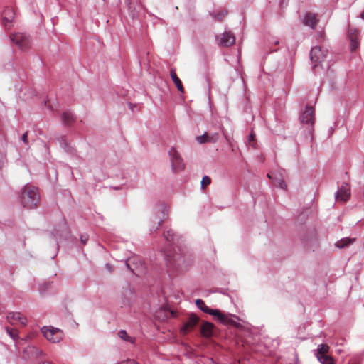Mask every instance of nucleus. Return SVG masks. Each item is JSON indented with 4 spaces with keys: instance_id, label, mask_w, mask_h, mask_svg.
<instances>
[{
    "instance_id": "f257e3e1",
    "label": "nucleus",
    "mask_w": 364,
    "mask_h": 364,
    "mask_svg": "<svg viewBox=\"0 0 364 364\" xmlns=\"http://www.w3.org/2000/svg\"><path fill=\"white\" fill-rule=\"evenodd\" d=\"M40 196L38 189L31 185H26L21 192V202L23 207L33 209L38 206Z\"/></svg>"
},
{
    "instance_id": "f03ea898",
    "label": "nucleus",
    "mask_w": 364,
    "mask_h": 364,
    "mask_svg": "<svg viewBox=\"0 0 364 364\" xmlns=\"http://www.w3.org/2000/svg\"><path fill=\"white\" fill-rule=\"evenodd\" d=\"M41 332L48 341L54 343L60 342L63 337V331L53 326H43Z\"/></svg>"
},
{
    "instance_id": "7ed1b4c3",
    "label": "nucleus",
    "mask_w": 364,
    "mask_h": 364,
    "mask_svg": "<svg viewBox=\"0 0 364 364\" xmlns=\"http://www.w3.org/2000/svg\"><path fill=\"white\" fill-rule=\"evenodd\" d=\"M168 154L170 156L173 171L177 173L183 171L185 168V164L179 153L176 150V149L171 148L168 152Z\"/></svg>"
},
{
    "instance_id": "20e7f679",
    "label": "nucleus",
    "mask_w": 364,
    "mask_h": 364,
    "mask_svg": "<svg viewBox=\"0 0 364 364\" xmlns=\"http://www.w3.org/2000/svg\"><path fill=\"white\" fill-rule=\"evenodd\" d=\"M11 41L17 46L20 49L25 50L29 48L30 38L23 33H15L11 34Z\"/></svg>"
},
{
    "instance_id": "39448f33",
    "label": "nucleus",
    "mask_w": 364,
    "mask_h": 364,
    "mask_svg": "<svg viewBox=\"0 0 364 364\" xmlns=\"http://www.w3.org/2000/svg\"><path fill=\"white\" fill-rule=\"evenodd\" d=\"M327 53V50H323L321 47L318 46L314 47L311 49L310 58L311 62L315 63L313 66V70H315L318 66V64L325 60Z\"/></svg>"
},
{
    "instance_id": "423d86ee",
    "label": "nucleus",
    "mask_w": 364,
    "mask_h": 364,
    "mask_svg": "<svg viewBox=\"0 0 364 364\" xmlns=\"http://www.w3.org/2000/svg\"><path fill=\"white\" fill-rule=\"evenodd\" d=\"M218 45L221 47H230L235 44V37L230 31H226L223 34L216 36Z\"/></svg>"
},
{
    "instance_id": "0eeeda50",
    "label": "nucleus",
    "mask_w": 364,
    "mask_h": 364,
    "mask_svg": "<svg viewBox=\"0 0 364 364\" xmlns=\"http://www.w3.org/2000/svg\"><path fill=\"white\" fill-rule=\"evenodd\" d=\"M7 321L13 326H26L27 318L20 312H9L6 316Z\"/></svg>"
},
{
    "instance_id": "6e6552de",
    "label": "nucleus",
    "mask_w": 364,
    "mask_h": 364,
    "mask_svg": "<svg viewBox=\"0 0 364 364\" xmlns=\"http://www.w3.org/2000/svg\"><path fill=\"white\" fill-rule=\"evenodd\" d=\"M199 321V318L194 314H191L188 320L180 328V333L183 335H187L192 331Z\"/></svg>"
},
{
    "instance_id": "1a4fd4ad",
    "label": "nucleus",
    "mask_w": 364,
    "mask_h": 364,
    "mask_svg": "<svg viewBox=\"0 0 364 364\" xmlns=\"http://www.w3.org/2000/svg\"><path fill=\"white\" fill-rule=\"evenodd\" d=\"M300 120L302 124H306L311 127H314L315 122L314 109L311 106H306L305 110L300 116Z\"/></svg>"
},
{
    "instance_id": "9d476101",
    "label": "nucleus",
    "mask_w": 364,
    "mask_h": 364,
    "mask_svg": "<svg viewBox=\"0 0 364 364\" xmlns=\"http://www.w3.org/2000/svg\"><path fill=\"white\" fill-rule=\"evenodd\" d=\"M348 36L350 41V50L352 52L357 50L359 48V31L356 28L349 27Z\"/></svg>"
},
{
    "instance_id": "9b49d317",
    "label": "nucleus",
    "mask_w": 364,
    "mask_h": 364,
    "mask_svg": "<svg viewBox=\"0 0 364 364\" xmlns=\"http://www.w3.org/2000/svg\"><path fill=\"white\" fill-rule=\"evenodd\" d=\"M350 196V186L347 183H343L339 190L337 191L336 198L337 201L346 202Z\"/></svg>"
},
{
    "instance_id": "f8f14e48",
    "label": "nucleus",
    "mask_w": 364,
    "mask_h": 364,
    "mask_svg": "<svg viewBox=\"0 0 364 364\" xmlns=\"http://www.w3.org/2000/svg\"><path fill=\"white\" fill-rule=\"evenodd\" d=\"M216 313H213V316H216L218 320L223 324L225 325H231L236 328H240L242 326L233 321L229 315L224 314L220 312L219 310L215 309Z\"/></svg>"
},
{
    "instance_id": "ddd939ff",
    "label": "nucleus",
    "mask_w": 364,
    "mask_h": 364,
    "mask_svg": "<svg viewBox=\"0 0 364 364\" xmlns=\"http://www.w3.org/2000/svg\"><path fill=\"white\" fill-rule=\"evenodd\" d=\"M215 326L213 323L204 321L200 326V334L203 337L210 338L213 335Z\"/></svg>"
},
{
    "instance_id": "4468645a",
    "label": "nucleus",
    "mask_w": 364,
    "mask_h": 364,
    "mask_svg": "<svg viewBox=\"0 0 364 364\" xmlns=\"http://www.w3.org/2000/svg\"><path fill=\"white\" fill-rule=\"evenodd\" d=\"M15 17V11L12 8H6L2 13L3 23L6 27L9 26Z\"/></svg>"
},
{
    "instance_id": "2eb2a0df",
    "label": "nucleus",
    "mask_w": 364,
    "mask_h": 364,
    "mask_svg": "<svg viewBox=\"0 0 364 364\" xmlns=\"http://www.w3.org/2000/svg\"><path fill=\"white\" fill-rule=\"evenodd\" d=\"M219 139V134L218 133H214L211 135L208 134V133H205L204 134L201 136H198L196 137V140L200 144L203 143H215Z\"/></svg>"
},
{
    "instance_id": "dca6fc26",
    "label": "nucleus",
    "mask_w": 364,
    "mask_h": 364,
    "mask_svg": "<svg viewBox=\"0 0 364 364\" xmlns=\"http://www.w3.org/2000/svg\"><path fill=\"white\" fill-rule=\"evenodd\" d=\"M318 20L316 14L312 13H307L304 19V23L306 26H310L311 28H314L317 25Z\"/></svg>"
},
{
    "instance_id": "f3484780",
    "label": "nucleus",
    "mask_w": 364,
    "mask_h": 364,
    "mask_svg": "<svg viewBox=\"0 0 364 364\" xmlns=\"http://www.w3.org/2000/svg\"><path fill=\"white\" fill-rule=\"evenodd\" d=\"M170 75H171V77L173 83L175 84L176 87L178 90V91L180 92H181V93H183L184 92V87H183V86L182 85V82H181V80L177 76V74L176 73V70L175 69L173 68V69L171 70Z\"/></svg>"
},
{
    "instance_id": "a211bd4d",
    "label": "nucleus",
    "mask_w": 364,
    "mask_h": 364,
    "mask_svg": "<svg viewBox=\"0 0 364 364\" xmlns=\"http://www.w3.org/2000/svg\"><path fill=\"white\" fill-rule=\"evenodd\" d=\"M196 304L201 311H203V312H205L206 314L213 315V313H216L215 309H212L209 308L208 306H206V304L202 299H196Z\"/></svg>"
},
{
    "instance_id": "6ab92c4d",
    "label": "nucleus",
    "mask_w": 364,
    "mask_h": 364,
    "mask_svg": "<svg viewBox=\"0 0 364 364\" xmlns=\"http://www.w3.org/2000/svg\"><path fill=\"white\" fill-rule=\"evenodd\" d=\"M267 176L269 178L272 179L274 185L278 186L279 188L282 189L287 188V184L284 179L277 177V176L274 173H268Z\"/></svg>"
},
{
    "instance_id": "aec40b11",
    "label": "nucleus",
    "mask_w": 364,
    "mask_h": 364,
    "mask_svg": "<svg viewBox=\"0 0 364 364\" xmlns=\"http://www.w3.org/2000/svg\"><path fill=\"white\" fill-rule=\"evenodd\" d=\"M355 238H348V237L343 238V239L338 240V242H336V246L338 248H343V247H346L350 245V244H353V242H355Z\"/></svg>"
},
{
    "instance_id": "412c9836",
    "label": "nucleus",
    "mask_w": 364,
    "mask_h": 364,
    "mask_svg": "<svg viewBox=\"0 0 364 364\" xmlns=\"http://www.w3.org/2000/svg\"><path fill=\"white\" fill-rule=\"evenodd\" d=\"M62 120L65 124L69 125L75 122V118L70 112H64L63 113Z\"/></svg>"
},
{
    "instance_id": "4be33fe9",
    "label": "nucleus",
    "mask_w": 364,
    "mask_h": 364,
    "mask_svg": "<svg viewBox=\"0 0 364 364\" xmlns=\"http://www.w3.org/2000/svg\"><path fill=\"white\" fill-rule=\"evenodd\" d=\"M27 353L28 356L31 354V356L37 357L40 355L41 351L35 346H28L23 350V356L26 358L24 354Z\"/></svg>"
},
{
    "instance_id": "5701e85b",
    "label": "nucleus",
    "mask_w": 364,
    "mask_h": 364,
    "mask_svg": "<svg viewBox=\"0 0 364 364\" xmlns=\"http://www.w3.org/2000/svg\"><path fill=\"white\" fill-rule=\"evenodd\" d=\"M329 350V346L327 344H321L318 346L317 349V358L318 359V355L321 357L327 356L326 354Z\"/></svg>"
},
{
    "instance_id": "b1692460",
    "label": "nucleus",
    "mask_w": 364,
    "mask_h": 364,
    "mask_svg": "<svg viewBox=\"0 0 364 364\" xmlns=\"http://www.w3.org/2000/svg\"><path fill=\"white\" fill-rule=\"evenodd\" d=\"M228 15V11L223 10L217 14H213V16L218 21H222L223 18Z\"/></svg>"
},
{
    "instance_id": "393cba45",
    "label": "nucleus",
    "mask_w": 364,
    "mask_h": 364,
    "mask_svg": "<svg viewBox=\"0 0 364 364\" xmlns=\"http://www.w3.org/2000/svg\"><path fill=\"white\" fill-rule=\"evenodd\" d=\"M318 360L323 364H335V361L331 356L321 357L318 355Z\"/></svg>"
},
{
    "instance_id": "a878e982",
    "label": "nucleus",
    "mask_w": 364,
    "mask_h": 364,
    "mask_svg": "<svg viewBox=\"0 0 364 364\" xmlns=\"http://www.w3.org/2000/svg\"><path fill=\"white\" fill-rule=\"evenodd\" d=\"M210 183L211 178L208 176H203L200 182L201 188L203 190H205L207 188V186H209Z\"/></svg>"
},
{
    "instance_id": "bb28decb",
    "label": "nucleus",
    "mask_w": 364,
    "mask_h": 364,
    "mask_svg": "<svg viewBox=\"0 0 364 364\" xmlns=\"http://www.w3.org/2000/svg\"><path fill=\"white\" fill-rule=\"evenodd\" d=\"M118 336L120 338L123 339L124 341L133 342L132 338L127 335V332L124 330L119 331L118 332Z\"/></svg>"
},
{
    "instance_id": "cd10ccee",
    "label": "nucleus",
    "mask_w": 364,
    "mask_h": 364,
    "mask_svg": "<svg viewBox=\"0 0 364 364\" xmlns=\"http://www.w3.org/2000/svg\"><path fill=\"white\" fill-rule=\"evenodd\" d=\"M7 333L9 335L14 339H16L18 336V331L15 328H11L9 327L6 328Z\"/></svg>"
},
{
    "instance_id": "c85d7f7f",
    "label": "nucleus",
    "mask_w": 364,
    "mask_h": 364,
    "mask_svg": "<svg viewBox=\"0 0 364 364\" xmlns=\"http://www.w3.org/2000/svg\"><path fill=\"white\" fill-rule=\"evenodd\" d=\"M164 236L167 241H173V233L172 230H168L164 232Z\"/></svg>"
},
{
    "instance_id": "c756f323",
    "label": "nucleus",
    "mask_w": 364,
    "mask_h": 364,
    "mask_svg": "<svg viewBox=\"0 0 364 364\" xmlns=\"http://www.w3.org/2000/svg\"><path fill=\"white\" fill-rule=\"evenodd\" d=\"M118 364H138V363H136L134 360H127L122 361Z\"/></svg>"
},
{
    "instance_id": "7c9ffc66",
    "label": "nucleus",
    "mask_w": 364,
    "mask_h": 364,
    "mask_svg": "<svg viewBox=\"0 0 364 364\" xmlns=\"http://www.w3.org/2000/svg\"><path fill=\"white\" fill-rule=\"evenodd\" d=\"M21 139L26 144H28V132H26L23 134Z\"/></svg>"
},
{
    "instance_id": "2f4dec72",
    "label": "nucleus",
    "mask_w": 364,
    "mask_h": 364,
    "mask_svg": "<svg viewBox=\"0 0 364 364\" xmlns=\"http://www.w3.org/2000/svg\"><path fill=\"white\" fill-rule=\"evenodd\" d=\"M249 143L250 144L252 141H255V134L253 132H252L249 136Z\"/></svg>"
},
{
    "instance_id": "473e14b6",
    "label": "nucleus",
    "mask_w": 364,
    "mask_h": 364,
    "mask_svg": "<svg viewBox=\"0 0 364 364\" xmlns=\"http://www.w3.org/2000/svg\"><path fill=\"white\" fill-rule=\"evenodd\" d=\"M88 238L87 236H81V242L82 244L85 245L87 241Z\"/></svg>"
},
{
    "instance_id": "72a5a7b5",
    "label": "nucleus",
    "mask_w": 364,
    "mask_h": 364,
    "mask_svg": "<svg viewBox=\"0 0 364 364\" xmlns=\"http://www.w3.org/2000/svg\"><path fill=\"white\" fill-rule=\"evenodd\" d=\"M134 259H129L128 262H127V266L129 268L130 263L133 262Z\"/></svg>"
},
{
    "instance_id": "f704fd0d",
    "label": "nucleus",
    "mask_w": 364,
    "mask_h": 364,
    "mask_svg": "<svg viewBox=\"0 0 364 364\" xmlns=\"http://www.w3.org/2000/svg\"><path fill=\"white\" fill-rule=\"evenodd\" d=\"M360 18L364 20V11L360 14Z\"/></svg>"
},
{
    "instance_id": "c9c22d12",
    "label": "nucleus",
    "mask_w": 364,
    "mask_h": 364,
    "mask_svg": "<svg viewBox=\"0 0 364 364\" xmlns=\"http://www.w3.org/2000/svg\"><path fill=\"white\" fill-rule=\"evenodd\" d=\"M169 263L171 265H172V262L171 260L169 261Z\"/></svg>"
}]
</instances>
